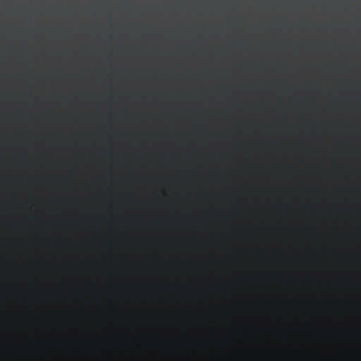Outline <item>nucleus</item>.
I'll return each mask as SVG.
<instances>
[{
  "label": "nucleus",
  "instance_id": "2",
  "mask_svg": "<svg viewBox=\"0 0 361 361\" xmlns=\"http://www.w3.org/2000/svg\"><path fill=\"white\" fill-rule=\"evenodd\" d=\"M27 23H30V21H27Z\"/></svg>",
  "mask_w": 361,
  "mask_h": 361
},
{
  "label": "nucleus",
  "instance_id": "1",
  "mask_svg": "<svg viewBox=\"0 0 361 361\" xmlns=\"http://www.w3.org/2000/svg\"><path fill=\"white\" fill-rule=\"evenodd\" d=\"M184 4H185V3L183 1L178 3V5L180 6V7H183Z\"/></svg>",
  "mask_w": 361,
  "mask_h": 361
}]
</instances>
